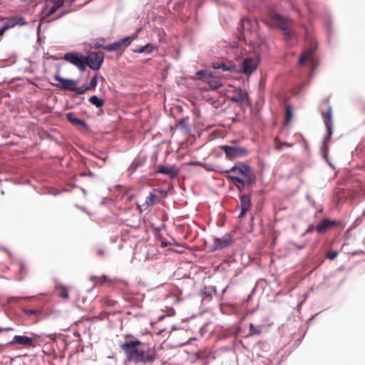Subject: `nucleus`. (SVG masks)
Instances as JSON below:
<instances>
[{
    "label": "nucleus",
    "instance_id": "b1692460",
    "mask_svg": "<svg viewBox=\"0 0 365 365\" xmlns=\"http://www.w3.org/2000/svg\"><path fill=\"white\" fill-rule=\"evenodd\" d=\"M212 78V73L206 70L200 71L196 73V79L207 82Z\"/></svg>",
    "mask_w": 365,
    "mask_h": 365
},
{
    "label": "nucleus",
    "instance_id": "aec40b11",
    "mask_svg": "<svg viewBox=\"0 0 365 365\" xmlns=\"http://www.w3.org/2000/svg\"><path fill=\"white\" fill-rule=\"evenodd\" d=\"M48 1L51 2L52 6L49 8L45 18L52 16L64 4V0H48Z\"/></svg>",
    "mask_w": 365,
    "mask_h": 365
},
{
    "label": "nucleus",
    "instance_id": "37998d69",
    "mask_svg": "<svg viewBox=\"0 0 365 365\" xmlns=\"http://www.w3.org/2000/svg\"><path fill=\"white\" fill-rule=\"evenodd\" d=\"M282 145H283V146H285V147H287V148H291V147L293 146V144L289 143H287V142L282 143Z\"/></svg>",
    "mask_w": 365,
    "mask_h": 365
},
{
    "label": "nucleus",
    "instance_id": "4c0bfd02",
    "mask_svg": "<svg viewBox=\"0 0 365 365\" xmlns=\"http://www.w3.org/2000/svg\"><path fill=\"white\" fill-rule=\"evenodd\" d=\"M338 256V252L337 251H329L327 253V258H328L330 260L334 259Z\"/></svg>",
    "mask_w": 365,
    "mask_h": 365
},
{
    "label": "nucleus",
    "instance_id": "2eb2a0df",
    "mask_svg": "<svg viewBox=\"0 0 365 365\" xmlns=\"http://www.w3.org/2000/svg\"><path fill=\"white\" fill-rule=\"evenodd\" d=\"M315 49L314 47H309L307 49L304 50L299 59V64L300 66L303 65L306 62L314 63V54Z\"/></svg>",
    "mask_w": 365,
    "mask_h": 365
},
{
    "label": "nucleus",
    "instance_id": "7ed1b4c3",
    "mask_svg": "<svg viewBox=\"0 0 365 365\" xmlns=\"http://www.w3.org/2000/svg\"><path fill=\"white\" fill-rule=\"evenodd\" d=\"M104 59V53L103 52H91L85 56V70L88 66L93 71H98L102 66Z\"/></svg>",
    "mask_w": 365,
    "mask_h": 365
},
{
    "label": "nucleus",
    "instance_id": "f704fd0d",
    "mask_svg": "<svg viewBox=\"0 0 365 365\" xmlns=\"http://www.w3.org/2000/svg\"><path fill=\"white\" fill-rule=\"evenodd\" d=\"M73 91H74L77 95H81L88 91V88L86 87V86L81 87L75 86V89H73Z\"/></svg>",
    "mask_w": 365,
    "mask_h": 365
},
{
    "label": "nucleus",
    "instance_id": "39448f33",
    "mask_svg": "<svg viewBox=\"0 0 365 365\" xmlns=\"http://www.w3.org/2000/svg\"><path fill=\"white\" fill-rule=\"evenodd\" d=\"M220 148L225 152L226 157L230 160L245 156L247 154V150L240 146L222 145Z\"/></svg>",
    "mask_w": 365,
    "mask_h": 365
},
{
    "label": "nucleus",
    "instance_id": "393cba45",
    "mask_svg": "<svg viewBox=\"0 0 365 365\" xmlns=\"http://www.w3.org/2000/svg\"><path fill=\"white\" fill-rule=\"evenodd\" d=\"M88 101L91 104L95 106L98 108L103 107L104 104V101L99 98L97 96H92L88 99Z\"/></svg>",
    "mask_w": 365,
    "mask_h": 365
},
{
    "label": "nucleus",
    "instance_id": "c85d7f7f",
    "mask_svg": "<svg viewBox=\"0 0 365 365\" xmlns=\"http://www.w3.org/2000/svg\"><path fill=\"white\" fill-rule=\"evenodd\" d=\"M207 83L209 84L210 87L212 90L217 89L218 88L222 86V83L220 82V81L214 79L212 76V78L209 80Z\"/></svg>",
    "mask_w": 365,
    "mask_h": 365
},
{
    "label": "nucleus",
    "instance_id": "58836bf2",
    "mask_svg": "<svg viewBox=\"0 0 365 365\" xmlns=\"http://www.w3.org/2000/svg\"><path fill=\"white\" fill-rule=\"evenodd\" d=\"M283 147L282 142H281L277 138L274 139V148L277 150H281Z\"/></svg>",
    "mask_w": 365,
    "mask_h": 365
},
{
    "label": "nucleus",
    "instance_id": "f03ea898",
    "mask_svg": "<svg viewBox=\"0 0 365 365\" xmlns=\"http://www.w3.org/2000/svg\"><path fill=\"white\" fill-rule=\"evenodd\" d=\"M143 346V343L138 339L126 341L120 344V347L123 351L127 359L134 364L136 362Z\"/></svg>",
    "mask_w": 365,
    "mask_h": 365
},
{
    "label": "nucleus",
    "instance_id": "4be33fe9",
    "mask_svg": "<svg viewBox=\"0 0 365 365\" xmlns=\"http://www.w3.org/2000/svg\"><path fill=\"white\" fill-rule=\"evenodd\" d=\"M227 178L232 181L236 187L241 192L247 185L245 179L237 175H227Z\"/></svg>",
    "mask_w": 365,
    "mask_h": 365
},
{
    "label": "nucleus",
    "instance_id": "7c9ffc66",
    "mask_svg": "<svg viewBox=\"0 0 365 365\" xmlns=\"http://www.w3.org/2000/svg\"><path fill=\"white\" fill-rule=\"evenodd\" d=\"M261 333L262 330L260 329L255 327L252 323L250 324L249 336L260 335Z\"/></svg>",
    "mask_w": 365,
    "mask_h": 365
},
{
    "label": "nucleus",
    "instance_id": "20e7f679",
    "mask_svg": "<svg viewBox=\"0 0 365 365\" xmlns=\"http://www.w3.org/2000/svg\"><path fill=\"white\" fill-rule=\"evenodd\" d=\"M269 21L272 25L276 26L281 29L283 31L284 35L287 36H291V31L289 29L290 21L288 19L282 16L277 13L272 12L269 14Z\"/></svg>",
    "mask_w": 365,
    "mask_h": 365
},
{
    "label": "nucleus",
    "instance_id": "5701e85b",
    "mask_svg": "<svg viewBox=\"0 0 365 365\" xmlns=\"http://www.w3.org/2000/svg\"><path fill=\"white\" fill-rule=\"evenodd\" d=\"M56 295L61 298L63 300H68V289L67 287L62 285V284H58L55 287Z\"/></svg>",
    "mask_w": 365,
    "mask_h": 365
},
{
    "label": "nucleus",
    "instance_id": "2f4dec72",
    "mask_svg": "<svg viewBox=\"0 0 365 365\" xmlns=\"http://www.w3.org/2000/svg\"><path fill=\"white\" fill-rule=\"evenodd\" d=\"M23 312L27 315V316H31V315H36V316H38L40 314H41V311L38 310V309H23Z\"/></svg>",
    "mask_w": 365,
    "mask_h": 365
},
{
    "label": "nucleus",
    "instance_id": "a878e982",
    "mask_svg": "<svg viewBox=\"0 0 365 365\" xmlns=\"http://www.w3.org/2000/svg\"><path fill=\"white\" fill-rule=\"evenodd\" d=\"M154 48H155V47L153 46V44L148 43L147 45L142 46L137 50H134V52L139 53H150L151 52L153 51Z\"/></svg>",
    "mask_w": 365,
    "mask_h": 365
},
{
    "label": "nucleus",
    "instance_id": "c9c22d12",
    "mask_svg": "<svg viewBox=\"0 0 365 365\" xmlns=\"http://www.w3.org/2000/svg\"><path fill=\"white\" fill-rule=\"evenodd\" d=\"M19 266V272L21 275H24L27 273V267L26 265L24 264V262L19 261L18 262Z\"/></svg>",
    "mask_w": 365,
    "mask_h": 365
},
{
    "label": "nucleus",
    "instance_id": "f3484780",
    "mask_svg": "<svg viewBox=\"0 0 365 365\" xmlns=\"http://www.w3.org/2000/svg\"><path fill=\"white\" fill-rule=\"evenodd\" d=\"M158 198V197L157 195L153 192H150L143 203L141 205H138V208L139 209L140 212H141L143 210H146L148 208L153 206L155 203Z\"/></svg>",
    "mask_w": 365,
    "mask_h": 365
},
{
    "label": "nucleus",
    "instance_id": "9d476101",
    "mask_svg": "<svg viewBox=\"0 0 365 365\" xmlns=\"http://www.w3.org/2000/svg\"><path fill=\"white\" fill-rule=\"evenodd\" d=\"M258 61L255 58H245L242 65L240 71L246 75H250L257 67Z\"/></svg>",
    "mask_w": 365,
    "mask_h": 365
},
{
    "label": "nucleus",
    "instance_id": "cd10ccee",
    "mask_svg": "<svg viewBox=\"0 0 365 365\" xmlns=\"http://www.w3.org/2000/svg\"><path fill=\"white\" fill-rule=\"evenodd\" d=\"M101 303L106 307H113L116 304V301L110 299V297H103L101 300Z\"/></svg>",
    "mask_w": 365,
    "mask_h": 365
},
{
    "label": "nucleus",
    "instance_id": "a19ab883",
    "mask_svg": "<svg viewBox=\"0 0 365 365\" xmlns=\"http://www.w3.org/2000/svg\"><path fill=\"white\" fill-rule=\"evenodd\" d=\"M96 255L99 257H103L105 255V250L102 247H98L96 250Z\"/></svg>",
    "mask_w": 365,
    "mask_h": 365
},
{
    "label": "nucleus",
    "instance_id": "f8f14e48",
    "mask_svg": "<svg viewBox=\"0 0 365 365\" xmlns=\"http://www.w3.org/2000/svg\"><path fill=\"white\" fill-rule=\"evenodd\" d=\"M34 341L33 338L27 336L16 335L9 344L11 345L19 344L26 347H32L34 346Z\"/></svg>",
    "mask_w": 365,
    "mask_h": 365
},
{
    "label": "nucleus",
    "instance_id": "f257e3e1",
    "mask_svg": "<svg viewBox=\"0 0 365 365\" xmlns=\"http://www.w3.org/2000/svg\"><path fill=\"white\" fill-rule=\"evenodd\" d=\"M225 173H230L229 175H237L245 179L248 186H252L255 183V175L252 168L248 165L242 163H237L232 166L230 170H226Z\"/></svg>",
    "mask_w": 365,
    "mask_h": 365
},
{
    "label": "nucleus",
    "instance_id": "a211bd4d",
    "mask_svg": "<svg viewBox=\"0 0 365 365\" xmlns=\"http://www.w3.org/2000/svg\"><path fill=\"white\" fill-rule=\"evenodd\" d=\"M240 207L241 212L240 214V217H242L245 213L250 210L251 207V198L249 195H242L240 197Z\"/></svg>",
    "mask_w": 365,
    "mask_h": 365
},
{
    "label": "nucleus",
    "instance_id": "ea45409f",
    "mask_svg": "<svg viewBox=\"0 0 365 365\" xmlns=\"http://www.w3.org/2000/svg\"><path fill=\"white\" fill-rule=\"evenodd\" d=\"M96 283L100 284H103L104 282H106L107 281V278L106 276L96 277Z\"/></svg>",
    "mask_w": 365,
    "mask_h": 365
},
{
    "label": "nucleus",
    "instance_id": "72a5a7b5",
    "mask_svg": "<svg viewBox=\"0 0 365 365\" xmlns=\"http://www.w3.org/2000/svg\"><path fill=\"white\" fill-rule=\"evenodd\" d=\"M231 100L234 102H236V103H241V102H243L244 100H245V95L241 93V92H239L237 95H235V96H233Z\"/></svg>",
    "mask_w": 365,
    "mask_h": 365
},
{
    "label": "nucleus",
    "instance_id": "473e14b6",
    "mask_svg": "<svg viewBox=\"0 0 365 365\" xmlns=\"http://www.w3.org/2000/svg\"><path fill=\"white\" fill-rule=\"evenodd\" d=\"M327 128V135L324 139V146H327V144L329 142V140L331 138L332 133H333V128L329 127V128Z\"/></svg>",
    "mask_w": 365,
    "mask_h": 365
},
{
    "label": "nucleus",
    "instance_id": "1a4fd4ad",
    "mask_svg": "<svg viewBox=\"0 0 365 365\" xmlns=\"http://www.w3.org/2000/svg\"><path fill=\"white\" fill-rule=\"evenodd\" d=\"M54 78L58 81L61 85H56L62 90L73 91L75 89V86H77L78 82L75 80L70 78H64L61 77L58 73L54 76Z\"/></svg>",
    "mask_w": 365,
    "mask_h": 365
},
{
    "label": "nucleus",
    "instance_id": "ddd939ff",
    "mask_svg": "<svg viewBox=\"0 0 365 365\" xmlns=\"http://www.w3.org/2000/svg\"><path fill=\"white\" fill-rule=\"evenodd\" d=\"M232 242V237L230 234H225L222 237L214 239V246L216 250L227 247Z\"/></svg>",
    "mask_w": 365,
    "mask_h": 365
},
{
    "label": "nucleus",
    "instance_id": "de8ad7c7",
    "mask_svg": "<svg viewBox=\"0 0 365 365\" xmlns=\"http://www.w3.org/2000/svg\"><path fill=\"white\" fill-rule=\"evenodd\" d=\"M14 299H18V298L16 297H13V298H11L10 300H14Z\"/></svg>",
    "mask_w": 365,
    "mask_h": 365
},
{
    "label": "nucleus",
    "instance_id": "4468645a",
    "mask_svg": "<svg viewBox=\"0 0 365 365\" xmlns=\"http://www.w3.org/2000/svg\"><path fill=\"white\" fill-rule=\"evenodd\" d=\"M324 102L327 105V111L322 112V116L323 118L324 123L326 128H333L331 106L329 104V101L328 98L325 99Z\"/></svg>",
    "mask_w": 365,
    "mask_h": 365
},
{
    "label": "nucleus",
    "instance_id": "9b49d317",
    "mask_svg": "<svg viewBox=\"0 0 365 365\" xmlns=\"http://www.w3.org/2000/svg\"><path fill=\"white\" fill-rule=\"evenodd\" d=\"M340 225V222L336 220H330L329 219H323L315 227L318 233L322 234L326 232L334 226Z\"/></svg>",
    "mask_w": 365,
    "mask_h": 365
},
{
    "label": "nucleus",
    "instance_id": "c756f323",
    "mask_svg": "<svg viewBox=\"0 0 365 365\" xmlns=\"http://www.w3.org/2000/svg\"><path fill=\"white\" fill-rule=\"evenodd\" d=\"M97 83H98V76L96 75L91 78L90 83L88 85H86V87L88 88V91H91V90L94 91L96 89Z\"/></svg>",
    "mask_w": 365,
    "mask_h": 365
},
{
    "label": "nucleus",
    "instance_id": "79ce46f5",
    "mask_svg": "<svg viewBox=\"0 0 365 365\" xmlns=\"http://www.w3.org/2000/svg\"><path fill=\"white\" fill-rule=\"evenodd\" d=\"M7 29V27L4 26L3 28L0 29V37L4 35L5 31Z\"/></svg>",
    "mask_w": 365,
    "mask_h": 365
},
{
    "label": "nucleus",
    "instance_id": "bb28decb",
    "mask_svg": "<svg viewBox=\"0 0 365 365\" xmlns=\"http://www.w3.org/2000/svg\"><path fill=\"white\" fill-rule=\"evenodd\" d=\"M213 68L217 69H222L223 71H231L233 69V66H227L225 63L222 62H217L213 63Z\"/></svg>",
    "mask_w": 365,
    "mask_h": 365
},
{
    "label": "nucleus",
    "instance_id": "412c9836",
    "mask_svg": "<svg viewBox=\"0 0 365 365\" xmlns=\"http://www.w3.org/2000/svg\"><path fill=\"white\" fill-rule=\"evenodd\" d=\"M26 24V22L24 17L16 16H12L10 19H8L5 26L8 29L9 27H13L16 25L23 26V25H25Z\"/></svg>",
    "mask_w": 365,
    "mask_h": 365
},
{
    "label": "nucleus",
    "instance_id": "c03bdc74",
    "mask_svg": "<svg viewBox=\"0 0 365 365\" xmlns=\"http://www.w3.org/2000/svg\"><path fill=\"white\" fill-rule=\"evenodd\" d=\"M66 14V13H65V12L61 13L60 15H58V16H57L56 18H54V19H53V20H55V19H59V18L62 17V16H64Z\"/></svg>",
    "mask_w": 365,
    "mask_h": 365
},
{
    "label": "nucleus",
    "instance_id": "dca6fc26",
    "mask_svg": "<svg viewBox=\"0 0 365 365\" xmlns=\"http://www.w3.org/2000/svg\"><path fill=\"white\" fill-rule=\"evenodd\" d=\"M156 173L166 175L171 178H175L178 175V170L174 166L159 165L156 169Z\"/></svg>",
    "mask_w": 365,
    "mask_h": 365
},
{
    "label": "nucleus",
    "instance_id": "e433bc0d",
    "mask_svg": "<svg viewBox=\"0 0 365 365\" xmlns=\"http://www.w3.org/2000/svg\"><path fill=\"white\" fill-rule=\"evenodd\" d=\"M292 117V111L290 106L286 107V123H288Z\"/></svg>",
    "mask_w": 365,
    "mask_h": 365
},
{
    "label": "nucleus",
    "instance_id": "6e6552de",
    "mask_svg": "<svg viewBox=\"0 0 365 365\" xmlns=\"http://www.w3.org/2000/svg\"><path fill=\"white\" fill-rule=\"evenodd\" d=\"M131 42L130 37L127 36L125 37L118 41H115L113 43L108 44V45H98L96 46V48H102L103 49L107 51H114L119 49L120 47L123 46H128Z\"/></svg>",
    "mask_w": 365,
    "mask_h": 365
},
{
    "label": "nucleus",
    "instance_id": "a18cd8bd",
    "mask_svg": "<svg viewBox=\"0 0 365 365\" xmlns=\"http://www.w3.org/2000/svg\"><path fill=\"white\" fill-rule=\"evenodd\" d=\"M161 246H162L163 247H167V246H168V245H167V243H166V242H162V243H161Z\"/></svg>",
    "mask_w": 365,
    "mask_h": 365
},
{
    "label": "nucleus",
    "instance_id": "0eeeda50",
    "mask_svg": "<svg viewBox=\"0 0 365 365\" xmlns=\"http://www.w3.org/2000/svg\"><path fill=\"white\" fill-rule=\"evenodd\" d=\"M156 358L157 354L154 348H142L135 364H152Z\"/></svg>",
    "mask_w": 365,
    "mask_h": 365
},
{
    "label": "nucleus",
    "instance_id": "6ab92c4d",
    "mask_svg": "<svg viewBox=\"0 0 365 365\" xmlns=\"http://www.w3.org/2000/svg\"><path fill=\"white\" fill-rule=\"evenodd\" d=\"M66 120L71 123L72 125L81 127L83 128H87V124L86 122L76 116L73 113H68L66 115Z\"/></svg>",
    "mask_w": 365,
    "mask_h": 365
},
{
    "label": "nucleus",
    "instance_id": "423d86ee",
    "mask_svg": "<svg viewBox=\"0 0 365 365\" xmlns=\"http://www.w3.org/2000/svg\"><path fill=\"white\" fill-rule=\"evenodd\" d=\"M63 58L77 67L79 71H85V56L83 54L68 53L64 54Z\"/></svg>",
    "mask_w": 365,
    "mask_h": 365
},
{
    "label": "nucleus",
    "instance_id": "49530a36",
    "mask_svg": "<svg viewBox=\"0 0 365 365\" xmlns=\"http://www.w3.org/2000/svg\"><path fill=\"white\" fill-rule=\"evenodd\" d=\"M125 337H126V338L132 337V335H131V334H126V335H125Z\"/></svg>",
    "mask_w": 365,
    "mask_h": 365
}]
</instances>
